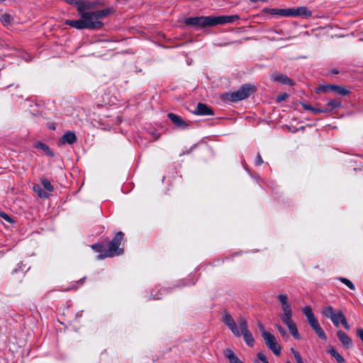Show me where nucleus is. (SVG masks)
<instances>
[{"mask_svg":"<svg viewBox=\"0 0 363 363\" xmlns=\"http://www.w3.org/2000/svg\"><path fill=\"white\" fill-rule=\"evenodd\" d=\"M33 190L41 198H48L49 196L48 193L43 190L42 187L38 184L33 186Z\"/></svg>","mask_w":363,"mask_h":363,"instance_id":"29","label":"nucleus"},{"mask_svg":"<svg viewBox=\"0 0 363 363\" xmlns=\"http://www.w3.org/2000/svg\"><path fill=\"white\" fill-rule=\"evenodd\" d=\"M0 216L2 218H4L6 221H7V222H9L10 223H12L13 222L12 218L8 214H6V213L1 212L0 213Z\"/></svg>","mask_w":363,"mask_h":363,"instance_id":"40","label":"nucleus"},{"mask_svg":"<svg viewBox=\"0 0 363 363\" xmlns=\"http://www.w3.org/2000/svg\"><path fill=\"white\" fill-rule=\"evenodd\" d=\"M257 356H258L259 359L262 363H269V362H268V360H267V359L266 356H265L263 353L259 352V353H258Z\"/></svg>","mask_w":363,"mask_h":363,"instance_id":"41","label":"nucleus"},{"mask_svg":"<svg viewBox=\"0 0 363 363\" xmlns=\"http://www.w3.org/2000/svg\"><path fill=\"white\" fill-rule=\"evenodd\" d=\"M238 323L240 328L241 335L243 336L245 342L248 346L252 347L254 345L255 340L252 333L248 330L246 319L242 317H240L238 319Z\"/></svg>","mask_w":363,"mask_h":363,"instance_id":"4","label":"nucleus"},{"mask_svg":"<svg viewBox=\"0 0 363 363\" xmlns=\"http://www.w3.org/2000/svg\"><path fill=\"white\" fill-rule=\"evenodd\" d=\"M65 24L79 30L84 29L86 28L85 27H89V25H84L83 18L81 17L79 20H67Z\"/></svg>","mask_w":363,"mask_h":363,"instance_id":"15","label":"nucleus"},{"mask_svg":"<svg viewBox=\"0 0 363 363\" xmlns=\"http://www.w3.org/2000/svg\"><path fill=\"white\" fill-rule=\"evenodd\" d=\"M113 12V9L111 8H106L102 10H99L96 11H93L95 18H97L98 21H100V19H102L108 15H110Z\"/></svg>","mask_w":363,"mask_h":363,"instance_id":"19","label":"nucleus"},{"mask_svg":"<svg viewBox=\"0 0 363 363\" xmlns=\"http://www.w3.org/2000/svg\"><path fill=\"white\" fill-rule=\"evenodd\" d=\"M288 97V95L286 94H281L277 96V101H281L285 100Z\"/></svg>","mask_w":363,"mask_h":363,"instance_id":"44","label":"nucleus"},{"mask_svg":"<svg viewBox=\"0 0 363 363\" xmlns=\"http://www.w3.org/2000/svg\"><path fill=\"white\" fill-rule=\"evenodd\" d=\"M84 279H80V281H79L82 283V282H83V281H84Z\"/></svg>","mask_w":363,"mask_h":363,"instance_id":"47","label":"nucleus"},{"mask_svg":"<svg viewBox=\"0 0 363 363\" xmlns=\"http://www.w3.org/2000/svg\"><path fill=\"white\" fill-rule=\"evenodd\" d=\"M292 315L293 313H283L281 315V319L282 322L287 326V328H289L291 326H293L295 323L292 320Z\"/></svg>","mask_w":363,"mask_h":363,"instance_id":"21","label":"nucleus"},{"mask_svg":"<svg viewBox=\"0 0 363 363\" xmlns=\"http://www.w3.org/2000/svg\"><path fill=\"white\" fill-rule=\"evenodd\" d=\"M258 328H259L260 332L262 333V335H263L264 333H267V331H265L263 325L261 324L260 323L258 324Z\"/></svg>","mask_w":363,"mask_h":363,"instance_id":"46","label":"nucleus"},{"mask_svg":"<svg viewBox=\"0 0 363 363\" xmlns=\"http://www.w3.org/2000/svg\"><path fill=\"white\" fill-rule=\"evenodd\" d=\"M222 320L223 323L228 326V328L230 330L234 335L237 337L241 336L240 328L238 327L235 321L230 313L225 312L223 316Z\"/></svg>","mask_w":363,"mask_h":363,"instance_id":"7","label":"nucleus"},{"mask_svg":"<svg viewBox=\"0 0 363 363\" xmlns=\"http://www.w3.org/2000/svg\"><path fill=\"white\" fill-rule=\"evenodd\" d=\"M271 78L274 82H279L283 84H289V85L294 84L292 81L284 74H272Z\"/></svg>","mask_w":363,"mask_h":363,"instance_id":"16","label":"nucleus"},{"mask_svg":"<svg viewBox=\"0 0 363 363\" xmlns=\"http://www.w3.org/2000/svg\"><path fill=\"white\" fill-rule=\"evenodd\" d=\"M196 115L200 116H212L213 115V110L209 108L207 105L201 103H199L196 109L193 111Z\"/></svg>","mask_w":363,"mask_h":363,"instance_id":"11","label":"nucleus"},{"mask_svg":"<svg viewBox=\"0 0 363 363\" xmlns=\"http://www.w3.org/2000/svg\"><path fill=\"white\" fill-rule=\"evenodd\" d=\"M256 91L254 86L251 84H244L238 91L232 92L229 96L230 101L236 102L245 99Z\"/></svg>","mask_w":363,"mask_h":363,"instance_id":"3","label":"nucleus"},{"mask_svg":"<svg viewBox=\"0 0 363 363\" xmlns=\"http://www.w3.org/2000/svg\"><path fill=\"white\" fill-rule=\"evenodd\" d=\"M275 327L279 330V332L281 333L282 337L287 336L286 331L284 330V328L280 324H279V323L275 324Z\"/></svg>","mask_w":363,"mask_h":363,"instance_id":"38","label":"nucleus"},{"mask_svg":"<svg viewBox=\"0 0 363 363\" xmlns=\"http://www.w3.org/2000/svg\"><path fill=\"white\" fill-rule=\"evenodd\" d=\"M291 16H304L310 17L312 15L311 11H310L306 6H300L296 9H290Z\"/></svg>","mask_w":363,"mask_h":363,"instance_id":"12","label":"nucleus"},{"mask_svg":"<svg viewBox=\"0 0 363 363\" xmlns=\"http://www.w3.org/2000/svg\"><path fill=\"white\" fill-rule=\"evenodd\" d=\"M167 116L171 121L178 128L183 129L187 128L188 123L184 121L180 116L172 113H168Z\"/></svg>","mask_w":363,"mask_h":363,"instance_id":"14","label":"nucleus"},{"mask_svg":"<svg viewBox=\"0 0 363 363\" xmlns=\"http://www.w3.org/2000/svg\"><path fill=\"white\" fill-rule=\"evenodd\" d=\"M96 2L79 0L77 11L79 12V14L86 13V10L93 9L96 7Z\"/></svg>","mask_w":363,"mask_h":363,"instance_id":"13","label":"nucleus"},{"mask_svg":"<svg viewBox=\"0 0 363 363\" xmlns=\"http://www.w3.org/2000/svg\"><path fill=\"white\" fill-rule=\"evenodd\" d=\"M123 238V233L120 231L116 233L114 238L108 244V251L104 254L97 256V259H104L106 257H113L114 256L121 255L123 253V248L120 247L121 241Z\"/></svg>","mask_w":363,"mask_h":363,"instance_id":"1","label":"nucleus"},{"mask_svg":"<svg viewBox=\"0 0 363 363\" xmlns=\"http://www.w3.org/2000/svg\"><path fill=\"white\" fill-rule=\"evenodd\" d=\"M91 247L98 252H102L104 251V245L99 243L94 244L91 245Z\"/></svg>","mask_w":363,"mask_h":363,"instance_id":"37","label":"nucleus"},{"mask_svg":"<svg viewBox=\"0 0 363 363\" xmlns=\"http://www.w3.org/2000/svg\"><path fill=\"white\" fill-rule=\"evenodd\" d=\"M342 321L341 322V323L343 325L344 328L346 330H350V327L349 324L347 323L346 317L342 316Z\"/></svg>","mask_w":363,"mask_h":363,"instance_id":"42","label":"nucleus"},{"mask_svg":"<svg viewBox=\"0 0 363 363\" xmlns=\"http://www.w3.org/2000/svg\"><path fill=\"white\" fill-rule=\"evenodd\" d=\"M185 23L186 25L200 27L211 26V16L189 18L186 19Z\"/></svg>","mask_w":363,"mask_h":363,"instance_id":"9","label":"nucleus"},{"mask_svg":"<svg viewBox=\"0 0 363 363\" xmlns=\"http://www.w3.org/2000/svg\"><path fill=\"white\" fill-rule=\"evenodd\" d=\"M288 328H289L291 334L293 335V337L294 338H296V340L300 339V335H299V333H298V331L296 324H294L293 326H291Z\"/></svg>","mask_w":363,"mask_h":363,"instance_id":"31","label":"nucleus"},{"mask_svg":"<svg viewBox=\"0 0 363 363\" xmlns=\"http://www.w3.org/2000/svg\"><path fill=\"white\" fill-rule=\"evenodd\" d=\"M263 338L267 346L274 352L276 356L281 353V347L277 343L275 337L269 333H264Z\"/></svg>","mask_w":363,"mask_h":363,"instance_id":"6","label":"nucleus"},{"mask_svg":"<svg viewBox=\"0 0 363 363\" xmlns=\"http://www.w3.org/2000/svg\"><path fill=\"white\" fill-rule=\"evenodd\" d=\"M303 107H304L305 110L311 111L316 114L320 113H325V111L323 110V108H313L309 105H304Z\"/></svg>","mask_w":363,"mask_h":363,"instance_id":"33","label":"nucleus"},{"mask_svg":"<svg viewBox=\"0 0 363 363\" xmlns=\"http://www.w3.org/2000/svg\"><path fill=\"white\" fill-rule=\"evenodd\" d=\"M80 17L83 18L84 25H89V27H85L87 29H99L103 26V23L98 21L93 13V11H87L79 14Z\"/></svg>","mask_w":363,"mask_h":363,"instance_id":"5","label":"nucleus"},{"mask_svg":"<svg viewBox=\"0 0 363 363\" xmlns=\"http://www.w3.org/2000/svg\"><path fill=\"white\" fill-rule=\"evenodd\" d=\"M63 143L73 144L77 141V137L73 132H67L62 137Z\"/></svg>","mask_w":363,"mask_h":363,"instance_id":"20","label":"nucleus"},{"mask_svg":"<svg viewBox=\"0 0 363 363\" xmlns=\"http://www.w3.org/2000/svg\"><path fill=\"white\" fill-rule=\"evenodd\" d=\"M357 335L361 339V340L363 342V329L362 328L357 329Z\"/></svg>","mask_w":363,"mask_h":363,"instance_id":"43","label":"nucleus"},{"mask_svg":"<svg viewBox=\"0 0 363 363\" xmlns=\"http://www.w3.org/2000/svg\"><path fill=\"white\" fill-rule=\"evenodd\" d=\"M35 147L39 150H41L43 151L47 155L50 157H53L54 154L52 152V150L50 149V147L42 142H37L35 145Z\"/></svg>","mask_w":363,"mask_h":363,"instance_id":"22","label":"nucleus"},{"mask_svg":"<svg viewBox=\"0 0 363 363\" xmlns=\"http://www.w3.org/2000/svg\"><path fill=\"white\" fill-rule=\"evenodd\" d=\"M0 21L4 26H8L13 21V17L9 14L5 13L1 16Z\"/></svg>","mask_w":363,"mask_h":363,"instance_id":"30","label":"nucleus"},{"mask_svg":"<svg viewBox=\"0 0 363 363\" xmlns=\"http://www.w3.org/2000/svg\"><path fill=\"white\" fill-rule=\"evenodd\" d=\"M281 308L283 313H292V309L289 303H286V305H282Z\"/></svg>","mask_w":363,"mask_h":363,"instance_id":"39","label":"nucleus"},{"mask_svg":"<svg viewBox=\"0 0 363 363\" xmlns=\"http://www.w3.org/2000/svg\"><path fill=\"white\" fill-rule=\"evenodd\" d=\"M41 183L43 184V186L44 187V189L50 192H52L54 190V187L53 186L50 184V182L49 181H48L47 179H42L41 180Z\"/></svg>","mask_w":363,"mask_h":363,"instance_id":"32","label":"nucleus"},{"mask_svg":"<svg viewBox=\"0 0 363 363\" xmlns=\"http://www.w3.org/2000/svg\"><path fill=\"white\" fill-rule=\"evenodd\" d=\"M222 320L223 323L228 326V328L230 330L234 335L237 337L241 336L240 328L238 327L235 321L230 313L225 312L223 316Z\"/></svg>","mask_w":363,"mask_h":363,"instance_id":"8","label":"nucleus"},{"mask_svg":"<svg viewBox=\"0 0 363 363\" xmlns=\"http://www.w3.org/2000/svg\"><path fill=\"white\" fill-rule=\"evenodd\" d=\"M341 106V102L337 100H331L328 102L326 107L323 108L325 113L330 112L333 109L337 108Z\"/></svg>","mask_w":363,"mask_h":363,"instance_id":"23","label":"nucleus"},{"mask_svg":"<svg viewBox=\"0 0 363 363\" xmlns=\"http://www.w3.org/2000/svg\"><path fill=\"white\" fill-rule=\"evenodd\" d=\"M340 280L341 281V282H342L347 286H348L350 289L354 290L355 289L354 285L349 279L346 278H340Z\"/></svg>","mask_w":363,"mask_h":363,"instance_id":"35","label":"nucleus"},{"mask_svg":"<svg viewBox=\"0 0 363 363\" xmlns=\"http://www.w3.org/2000/svg\"><path fill=\"white\" fill-rule=\"evenodd\" d=\"M337 335L340 340V341L342 343V345L346 347H350L352 345V340L350 337L343 331L339 330L337 333Z\"/></svg>","mask_w":363,"mask_h":363,"instance_id":"17","label":"nucleus"},{"mask_svg":"<svg viewBox=\"0 0 363 363\" xmlns=\"http://www.w3.org/2000/svg\"><path fill=\"white\" fill-rule=\"evenodd\" d=\"M342 316H345L342 311H337L335 314L330 318L335 326L338 327L340 323L342 321Z\"/></svg>","mask_w":363,"mask_h":363,"instance_id":"25","label":"nucleus"},{"mask_svg":"<svg viewBox=\"0 0 363 363\" xmlns=\"http://www.w3.org/2000/svg\"><path fill=\"white\" fill-rule=\"evenodd\" d=\"M303 313L306 315L308 323L315 331L319 338L322 340L326 339V335L322 328L320 326L317 318L313 313L312 308L307 306L302 309Z\"/></svg>","mask_w":363,"mask_h":363,"instance_id":"2","label":"nucleus"},{"mask_svg":"<svg viewBox=\"0 0 363 363\" xmlns=\"http://www.w3.org/2000/svg\"><path fill=\"white\" fill-rule=\"evenodd\" d=\"M328 88L330 90L333 91L342 96H346L349 93V91L346 89L345 87L337 85H330L328 86Z\"/></svg>","mask_w":363,"mask_h":363,"instance_id":"24","label":"nucleus"},{"mask_svg":"<svg viewBox=\"0 0 363 363\" xmlns=\"http://www.w3.org/2000/svg\"><path fill=\"white\" fill-rule=\"evenodd\" d=\"M291 352L297 362V363H304L300 354L296 351L294 349L291 348Z\"/></svg>","mask_w":363,"mask_h":363,"instance_id":"36","label":"nucleus"},{"mask_svg":"<svg viewBox=\"0 0 363 363\" xmlns=\"http://www.w3.org/2000/svg\"><path fill=\"white\" fill-rule=\"evenodd\" d=\"M262 163H263L262 158L261 155L259 154H258L257 156L256 164L257 165H260Z\"/></svg>","mask_w":363,"mask_h":363,"instance_id":"45","label":"nucleus"},{"mask_svg":"<svg viewBox=\"0 0 363 363\" xmlns=\"http://www.w3.org/2000/svg\"><path fill=\"white\" fill-rule=\"evenodd\" d=\"M277 299L281 303V306L286 305V303H289L288 296L286 294H280L277 296Z\"/></svg>","mask_w":363,"mask_h":363,"instance_id":"34","label":"nucleus"},{"mask_svg":"<svg viewBox=\"0 0 363 363\" xmlns=\"http://www.w3.org/2000/svg\"><path fill=\"white\" fill-rule=\"evenodd\" d=\"M271 13L273 15H279V16H291V10H290V9H272L271 11Z\"/></svg>","mask_w":363,"mask_h":363,"instance_id":"27","label":"nucleus"},{"mask_svg":"<svg viewBox=\"0 0 363 363\" xmlns=\"http://www.w3.org/2000/svg\"><path fill=\"white\" fill-rule=\"evenodd\" d=\"M223 352L230 363H243L230 349H225Z\"/></svg>","mask_w":363,"mask_h":363,"instance_id":"18","label":"nucleus"},{"mask_svg":"<svg viewBox=\"0 0 363 363\" xmlns=\"http://www.w3.org/2000/svg\"><path fill=\"white\" fill-rule=\"evenodd\" d=\"M328 352L336 359V361L338 363H344L345 362L344 358L333 347L329 348L328 349Z\"/></svg>","mask_w":363,"mask_h":363,"instance_id":"28","label":"nucleus"},{"mask_svg":"<svg viewBox=\"0 0 363 363\" xmlns=\"http://www.w3.org/2000/svg\"><path fill=\"white\" fill-rule=\"evenodd\" d=\"M240 18L238 15L211 16V26L219 24L230 23Z\"/></svg>","mask_w":363,"mask_h":363,"instance_id":"10","label":"nucleus"},{"mask_svg":"<svg viewBox=\"0 0 363 363\" xmlns=\"http://www.w3.org/2000/svg\"><path fill=\"white\" fill-rule=\"evenodd\" d=\"M321 313L324 317L330 319L335 314V312H334L333 308L331 306H326L323 307Z\"/></svg>","mask_w":363,"mask_h":363,"instance_id":"26","label":"nucleus"}]
</instances>
